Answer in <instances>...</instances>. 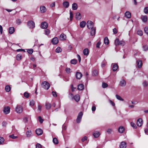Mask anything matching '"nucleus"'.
<instances>
[{
	"label": "nucleus",
	"instance_id": "f257e3e1",
	"mask_svg": "<svg viewBox=\"0 0 148 148\" xmlns=\"http://www.w3.org/2000/svg\"><path fill=\"white\" fill-rule=\"evenodd\" d=\"M114 43L116 46L121 45L123 46L125 44V43L124 41L122 40L120 41L118 38L115 40Z\"/></svg>",
	"mask_w": 148,
	"mask_h": 148
},
{
	"label": "nucleus",
	"instance_id": "f03ea898",
	"mask_svg": "<svg viewBox=\"0 0 148 148\" xmlns=\"http://www.w3.org/2000/svg\"><path fill=\"white\" fill-rule=\"evenodd\" d=\"M15 111L18 114L21 113L23 111L22 106L20 105H17L15 108Z\"/></svg>",
	"mask_w": 148,
	"mask_h": 148
},
{
	"label": "nucleus",
	"instance_id": "7ed1b4c3",
	"mask_svg": "<svg viewBox=\"0 0 148 148\" xmlns=\"http://www.w3.org/2000/svg\"><path fill=\"white\" fill-rule=\"evenodd\" d=\"M42 87L45 89L48 90L50 87L49 84L46 81H44L42 83Z\"/></svg>",
	"mask_w": 148,
	"mask_h": 148
},
{
	"label": "nucleus",
	"instance_id": "20e7f679",
	"mask_svg": "<svg viewBox=\"0 0 148 148\" xmlns=\"http://www.w3.org/2000/svg\"><path fill=\"white\" fill-rule=\"evenodd\" d=\"M87 26L88 28L89 29H92L94 27V24L91 21H87Z\"/></svg>",
	"mask_w": 148,
	"mask_h": 148
},
{
	"label": "nucleus",
	"instance_id": "39448f33",
	"mask_svg": "<svg viewBox=\"0 0 148 148\" xmlns=\"http://www.w3.org/2000/svg\"><path fill=\"white\" fill-rule=\"evenodd\" d=\"M27 25L30 28H33L35 27L34 23L32 21H29L27 22Z\"/></svg>",
	"mask_w": 148,
	"mask_h": 148
},
{
	"label": "nucleus",
	"instance_id": "423d86ee",
	"mask_svg": "<svg viewBox=\"0 0 148 148\" xmlns=\"http://www.w3.org/2000/svg\"><path fill=\"white\" fill-rule=\"evenodd\" d=\"M10 108L9 106H5L4 108L3 112L5 114H8L10 112Z\"/></svg>",
	"mask_w": 148,
	"mask_h": 148
},
{
	"label": "nucleus",
	"instance_id": "0eeeda50",
	"mask_svg": "<svg viewBox=\"0 0 148 148\" xmlns=\"http://www.w3.org/2000/svg\"><path fill=\"white\" fill-rule=\"evenodd\" d=\"M83 115V114L82 112L79 113L76 120V121L77 123H79L80 122Z\"/></svg>",
	"mask_w": 148,
	"mask_h": 148
},
{
	"label": "nucleus",
	"instance_id": "6e6552de",
	"mask_svg": "<svg viewBox=\"0 0 148 148\" xmlns=\"http://www.w3.org/2000/svg\"><path fill=\"white\" fill-rule=\"evenodd\" d=\"M143 121L142 119H139L137 121V125L139 127H141L143 124Z\"/></svg>",
	"mask_w": 148,
	"mask_h": 148
},
{
	"label": "nucleus",
	"instance_id": "1a4fd4ad",
	"mask_svg": "<svg viewBox=\"0 0 148 148\" xmlns=\"http://www.w3.org/2000/svg\"><path fill=\"white\" fill-rule=\"evenodd\" d=\"M47 9L44 6H41L40 7V12L42 13H44L46 12Z\"/></svg>",
	"mask_w": 148,
	"mask_h": 148
},
{
	"label": "nucleus",
	"instance_id": "9d476101",
	"mask_svg": "<svg viewBox=\"0 0 148 148\" xmlns=\"http://www.w3.org/2000/svg\"><path fill=\"white\" fill-rule=\"evenodd\" d=\"M36 134L38 136L41 135L43 133V131L40 129H38L36 130Z\"/></svg>",
	"mask_w": 148,
	"mask_h": 148
},
{
	"label": "nucleus",
	"instance_id": "9b49d317",
	"mask_svg": "<svg viewBox=\"0 0 148 148\" xmlns=\"http://www.w3.org/2000/svg\"><path fill=\"white\" fill-rule=\"evenodd\" d=\"M26 135L28 138H29L32 136V134L31 130H27L26 132Z\"/></svg>",
	"mask_w": 148,
	"mask_h": 148
},
{
	"label": "nucleus",
	"instance_id": "f8f14e48",
	"mask_svg": "<svg viewBox=\"0 0 148 148\" xmlns=\"http://www.w3.org/2000/svg\"><path fill=\"white\" fill-rule=\"evenodd\" d=\"M58 42V38L55 37L53 38L51 40L52 43L54 45L57 44Z\"/></svg>",
	"mask_w": 148,
	"mask_h": 148
},
{
	"label": "nucleus",
	"instance_id": "ddd939ff",
	"mask_svg": "<svg viewBox=\"0 0 148 148\" xmlns=\"http://www.w3.org/2000/svg\"><path fill=\"white\" fill-rule=\"evenodd\" d=\"M48 27V24L47 23L44 22L41 23V27L42 29H46Z\"/></svg>",
	"mask_w": 148,
	"mask_h": 148
},
{
	"label": "nucleus",
	"instance_id": "4468645a",
	"mask_svg": "<svg viewBox=\"0 0 148 148\" xmlns=\"http://www.w3.org/2000/svg\"><path fill=\"white\" fill-rule=\"evenodd\" d=\"M126 85V82L123 79H122L120 82L119 85L122 87L125 86Z\"/></svg>",
	"mask_w": 148,
	"mask_h": 148
},
{
	"label": "nucleus",
	"instance_id": "2eb2a0df",
	"mask_svg": "<svg viewBox=\"0 0 148 148\" xmlns=\"http://www.w3.org/2000/svg\"><path fill=\"white\" fill-rule=\"evenodd\" d=\"M82 76V74L80 72H77L76 74V78L78 79H80Z\"/></svg>",
	"mask_w": 148,
	"mask_h": 148
},
{
	"label": "nucleus",
	"instance_id": "dca6fc26",
	"mask_svg": "<svg viewBox=\"0 0 148 148\" xmlns=\"http://www.w3.org/2000/svg\"><path fill=\"white\" fill-rule=\"evenodd\" d=\"M120 148H125L126 147V143L125 142H122L120 145Z\"/></svg>",
	"mask_w": 148,
	"mask_h": 148
},
{
	"label": "nucleus",
	"instance_id": "f3484780",
	"mask_svg": "<svg viewBox=\"0 0 148 148\" xmlns=\"http://www.w3.org/2000/svg\"><path fill=\"white\" fill-rule=\"evenodd\" d=\"M125 16L128 18H130L131 16V13L129 11H126L125 14Z\"/></svg>",
	"mask_w": 148,
	"mask_h": 148
},
{
	"label": "nucleus",
	"instance_id": "a211bd4d",
	"mask_svg": "<svg viewBox=\"0 0 148 148\" xmlns=\"http://www.w3.org/2000/svg\"><path fill=\"white\" fill-rule=\"evenodd\" d=\"M137 64L139 68H140L142 65V61L140 60H138L137 61Z\"/></svg>",
	"mask_w": 148,
	"mask_h": 148
},
{
	"label": "nucleus",
	"instance_id": "6ab92c4d",
	"mask_svg": "<svg viewBox=\"0 0 148 148\" xmlns=\"http://www.w3.org/2000/svg\"><path fill=\"white\" fill-rule=\"evenodd\" d=\"M118 66L117 64H112V69L114 71H116L118 68Z\"/></svg>",
	"mask_w": 148,
	"mask_h": 148
},
{
	"label": "nucleus",
	"instance_id": "aec40b11",
	"mask_svg": "<svg viewBox=\"0 0 148 148\" xmlns=\"http://www.w3.org/2000/svg\"><path fill=\"white\" fill-rule=\"evenodd\" d=\"M125 131V128L123 126H120L118 129L119 132L121 133H123Z\"/></svg>",
	"mask_w": 148,
	"mask_h": 148
},
{
	"label": "nucleus",
	"instance_id": "412c9836",
	"mask_svg": "<svg viewBox=\"0 0 148 148\" xmlns=\"http://www.w3.org/2000/svg\"><path fill=\"white\" fill-rule=\"evenodd\" d=\"M76 18L78 20L81 19L82 17V16L81 14L79 12H77L76 14Z\"/></svg>",
	"mask_w": 148,
	"mask_h": 148
},
{
	"label": "nucleus",
	"instance_id": "4be33fe9",
	"mask_svg": "<svg viewBox=\"0 0 148 148\" xmlns=\"http://www.w3.org/2000/svg\"><path fill=\"white\" fill-rule=\"evenodd\" d=\"M91 31L90 32L91 35L92 36H94L95 35L96 32V29L95 27L93 28L92 29H91Z\"/></svg>",
	"mask_w": 148,
	"mask_h": 148
},
{
	"label": "nucleus",
	"instance_id": "5701e85b",
	"mask_svg": "<svg viewBox=\"0 0 148 148\" xmlns=\"http://www.w3.org/2000/svg\"><path fill=\"white\" fill-rule=\"evenodd\" d=\"M14 32V28L13 27H11L9 29V32L10 34H13Z\"/></svg>",
	"mask_w": 148,
	"mask_h": 148
},
{
	"label": "nucleus",
	"instance_id": "b1692460",
	"mask_svg": "<svg viewBox=\"0 0 148 148\" xmlns=\"http://www.w3.org/2000/svg\"><path fill=\"white\" fill-rule=\"evenodd\" d=\"M66 36L64 34H62L60 36V38L62 40L66 39Z\"/></svg>",
	"mask_w": 148,
	"mask_h": 148
},
{
	"label": "nucleus",
	"instance_id": "393cba45",
	"mask_svg": "<svg viewBox=\"0 0 148 148\" xmlns=\"http://www.w3.org/2000/svg\"><path fill=\"white\" fill-rule=\"evenodd\" d=\"M84 88V86L83 84H81L78 85L77 89L79 90H82Z\"/></svg>",
	"mask_w": 148,
	"mask_h": 148
},
{
	"label": "nucleus",
	"instance_id": "a878e982",
	"mask_svg": "<svg viewBox=\"0 0 148 148\" xmlns=\"http://www.w3.org/2000/svg\"><path fill=\"white\" fill-rule=\"evenodd\" d=\"M74 98L76 101L78 102L80 99V96L79 95H76L74 96Z\"/></svg>",
	"mask_w": 148,
	"mask_h": 148
},
{
	"label": "nucleus",
	"instance_id": "bb28decb",
	"mask_svg": "<svg viewBox=\"0 0 148 148\" xmlns=\"http://www.w3.org/2000/svg\"><path fill=\"white\" fill-rule=\"evenodd\" d=\"M63 5L64 7L68 8L69 5V3L67 1H65L63 2Z\"/></svg>",
	"mask_w": 148,
	"mask_h": 148
},
{
	"label": "nucleus",
	"instance_id": "cd10ccee",
	"mask_svg": "<svg viewBox=\"0 0 148 148\" xmlns=\"http://www.w3.org/2000/svg\"><path fill=\"white\" fill-rule=\"evenodd\" d=\"M72 8L73 10H76L77 8V4L76 3H73L72 5Z\"/></svg>",
	"mask_w": 148,
	"mask_h": 148
},
{
	"label": "nucleus",
	"instance_id": "c85d7f7f",
	"mask_svg": "<svg viewBox=\"0 0 148 148\" xmlns=\"http://www.w3.org/2000/svg\"><path fill=\"white\" fill-rule=\"evenodd\" d=\"M83 54L84 55L87 56L89 54V51L88 49H85L83 50Z\"/></svg>",
	"mask_w": 148,
	"mask_h": 148
},
{
	"label": "nucleus",
	"instance_id": "c756f323",
	"mask_svg": "<svg viewBox=\"0 0 148 148\" xmlns=\"http://www.w3.org/2000/svg\"><path fill=\"white\" fill-rule=\"evenodd\" d=\"M51 106V104L49 103H46L45 104L46 108L47 110H49Z\"/></svg>",
	"mask_w": 148,
	"mask_h": 148
},
{
	"label": "nucleus",
	"instance_id": "7c9ffc66",
	"mask_svg": "<svg viewBox=\"0 0 148 148\" xmlns=\"http://www.w3.org/2000/svg\"><path fill=\"white\" fill-rule=\"evenodd\" d=\"M86 25V23L84 21H83L80 22V27L82 28H83L85 27Z\"/></svg>",
	"mask_w": 148,
	"mask_h": 148
},
{
	"label": "nucleus",
	"instance_id": "2f4dec72",
	"mask_svg": "<svg viewBox=\"0 0 148 148\" xmlns=\"http://www.w3.org/2000/svg\"><path fill=\"white\" fill-rule=\"evenodd\" d=\"M11 89V88L9 85H7L5 86V90L7 92H9Z\"/></svg>",
	"mask_w": 148,
	"mask_h": 148
},
{
	"label": "nucleus",
	"instance_id": "473e14b6",
	"mask_svg": "<svg viewBox=\"0 0 148 148\" xmlns=\"http://www.w3.org/2000/svg\"><path fill=\"white\" fill-rule=\"evenodd\" d=\"M93 135L95 138H97L99 136L100 134L99 132H97L96 133H93Z\"/></svg>",
	"mask_w": 148,
	"mask_h": 148
},
{
	"label": "nucleus",
	"instance_id": "72a5a7b5",
	"mask_svg": "<svg viewBox=\"0 0 148 148\" xmlns=\"http://www.w3.org/2000/svg\"><path fill=\"white\" fill-rule=\"evenodd\" d=\"M141 19L144 22H146L147 20V17L146 16H143L141 17Z\"/></svg>",
	"mask_w": 148,
	"mask_h": 148
},
{
	"label": "nucleus",
	"instance_id": "f704fd0d",
	"mask_svg": "<svg viewBox=\"0 0 148 148\" xmlns=\"http://www.w3.org/2000/svg\"><path fill=\"white\" fill-rule=\"evenodd\" d=\"M104 43L107 45H108L109 43V40L107 37H106L104 38Z\"/></svg>",
	"mask_w": 148,
	"mask_h": 148
},
{
	"label": "nucleus",
	"instance_id": "c9c22d12",
	"mask_svg": "<svg viewBox=\"0 0 148 148\" xmlns=\"http://www.w3.org/2000/svg\"><path fill=\"white\" fill-rule=\"evenodd\" d=\"M53 142L54 143L56 144H58V140L56 138H53Z\"/></svg>",
	"mask_w": 148,
	"mask_h": 148
},
{
	"label": "nucleus",
	"instance_id": "e433bc0d",
	"mask_svg": "<svg viewBox=\"0 0 148 148\" xmlns=\"http://www.w3.org/2000/svg\"><path fill=\"white\" fill-rule=\"evenodd\" d=\"M116 97L117 99L121 101H123L124 99L121 98V97L118 95H116Z\"/></svg>",
	"mask_w": 148,
	"mask_h": 148
},
{
	"label": "nucleus",
	"instance_id": "4c0bfd02",
	"mask_svg": "<svg viewBox=\"0 0 148 148\" xmlns=\"http://www.w3.org/2000/svg\"><path fill=\"white\" fill-rule=\"evenodd\" d=\"M98 71L97 70H95L93 71L92 75L94 76H96L98 74Z\"/></svg>",
	"mask_w": 148,
	"mask_h": 148
},
{
	"label": "nucleus",
	"instance_id": "58836bf2",
	"mask_svg": "<svg viewBox=\"0 0 148 148\" xmlns=\"http://www.w3.org/2000/svg\"><path fill=\"white\" fill-rule=\"evenodd\" d=\"M22 58V56L21 54H18L16 56V58L17 60H21Z\"/></svg>",
	"mask_w": 148,
	"mask_h": 148
},
{
	"label": "nucleus",
	"instance_id": "ea45409f",
	"mask_svg": "<svg viewBox=\"0 0 148 148\" xmlns=\"http://www.w3.org/2000/svg\"><path fill=\"white\" fill-rule=\"evenodd\" d=\"M62 51V49L60 47H58L56 49V52L59 53Z\"/></svg>",
	"mask_w": 148,
	"mask_h": 148
},
{
	"label": "nucleus",
	"instance_id": "a19ab883",
	"mask_svg": "<svg viewBox=\"0 0 148 148\" xmlns=\"http://www.w3.org/2000/svg\"><path fill=\"white\" fill-rule=\"evenodd\" d=\"M108 86V84L105 82H103L102 84V87L103 88H105Z\"/></svg>",
	"mask_w": 148,
	"mask_h": 148
},
{
	"label": "nucleus",
	"instance_id": "79ce46f5",
	"mask_svg": "<svg viewBox=\"0 0 148 148\" xmlns=\"http://www.w3.org/2000/svg\"><path fill=\"white\" fill-rule=\"evenodd\" d=\"M35 104V102L34 101L32 100L30 101L29 102V105L31 106H34Z\"/></svg>",
	"mask_w": 148,
	"mask_h": 148
},
{
	"label": "nucleus",
	"instance_id": "37998d69",
	"mask_svg": "<svg viewBox=\"0 0 148 148\" xmlns=\"http://www.w3.org/2000/svg\"><path fill=\"white\" fill-rule=\"evenodd\" d=\"M137 34L140 36H141L143 34V32L141 30H138L137 32Z\"/></svg>",
	"mask_w": 148,
	"mask_h": 148
},
{
	"label": "nucleus",
	"instance_id": "c03bdc74",
	"mask_svg": "<svg viewBox=\"0 0 148 148\" xmlns=\"http://www.w3.org/2000/svg\"><path fill=\"white\" fill-rule=\"evenodd\" d=\"M144 12L146 14H148V7H146L144 8Z\"/></svg>",
	"mask_w": 148,
	"mask_h": 148
},
{
	"label": "nucleus",
	"instance_id": "a18cd8bd",
	"mask_svg": "<svg viewBox=\"0 0 148 148\" xmlns=\"http://www.w3.org/2000/svg\"><path fill=\"white\" fill-rule=\"evenodd\" d=\"M71 64H74L77 63V60L75 59H73L71 60Z\"/></svg>",
	"mask_w": 148,
	"mask_h": 148
},
{
	"label": "nucleus",
	"instance_id": "49530a36",
	"mask_svg": "<svg viewBox=\"0 0 148 148\" xmlns=\"http://www.w3.org/2000/svg\"><path fill=\"white\" fill-rule=\"evenodd\" d=\"M131 126L134 128L136 129L137 127L136 126V124L133 122H131Z\"/></svg>",
	"mask_w": 148,
	"mask_h": 148
},
{
	"label": "nucleus",
	"instance_id": "de8ad7c7",
	"mask_svg": "<svg viewBox=\"0 0 148 148\" xmlns=\"http://www.w3.org/2000/svg\"><path fill=\"white\" fill-rule=\"evenodd\" d=\"M24 96L26 98H28L29 96V94L28 92H25L24 93Z\"/></svg>",
	"mask_w": 148,
	"mask_h": 148
},
{
	"label": "nucleus",
	"instance_id": "09e8293b",
	"mask_svg": "<svg viewBox=\"0 0 148 148\" xmlns=\"http://www.w3.org/2000/svg\"><path fill=\"white\" fill-rule=\"evenodd\" d=\"M70 20L71 21L73 18V14L72 12H71V10H70Z\"/></svg>",
	"mask_w": 148,
	"mask_h": 148
},
{
	"label": "nucleus",
	"instance_id": "8fccbe9b",
	"mask_svg": "<svg viewBox=\"0 0 148 148\" xmlns=\"http://www.w3.org/2000/svg\"><path fill=\"white\" fill-rule=\"evenodd\" d=\"M143 86L144 87H147L148 85V83L146 81H144L143 83Z\"/></svg>",
	"mask_w": 148,
	"mask_h": 148
},
{
	"label": "nucleus",
	"instance_id": "3c124183",
	"mask_svg": "<svg viewBox=\"0 0 148 148\" xmlns=\"http://www.w3.org/2000/svg\"><path fill=\"white\" fill-rule=\"evenodd\" d=\"M144 31L147 34H148V27H145Z\"/></svg>",
	"mask_w": 148,
	"mask_h": 148
},
{
	"label": "nucleus",
	"instance_id": "603ef678",
	"mask_svg": "<svg viewBox=\"0 0 148 148\" xmlns=\"http://www.w3.org/2000/svg\"><path fill=\"white\" fill-rule=\"evenodd\" d=\"M148 49V47L147 45H144L143 47V50L145 51H147Z\"/></svg>",
	"mask_w": 148,
	"mask_h": 148
},
{
	"label": "nucleus",
	"instance_id": "864d4df0",
	"mask_svg": "<svg viewBox=\"0 0 148 148\" xmlns=\"http://www.w3.org/2000/svg\"><path fill=\"white\" fill-rule=\"evenodd\" d=\"M12 139H15L18 138L17 136H15L14 134H12L9 136Z\"/></svg>",
	"mask_w": 148,
	"mask_h": 148
},
{
	"label": "nucleus",
	"instance_id": "5fc2aeb1",
	"mask_svg": "<svg viewBox=\"0 0 148 148\" xmlns=\"http://www.w3.org/2000/svg\"><path fill=\"white\" fill-rule=\"evenodd\" d=\"M33 49H29L27 50V52L29 53L32 54L33 52Z\"/></svg>",
	"mask_w": 148,
	"mask_h": 148
},
{
	"label": "nucleus",
	"instance_id": "6e6d98bb",
	"mask_svg": "<svg viewBox=\"0 0 148 148\" xmlns=\"http://www.w3.org/2000/svg\"><path fill=\"white\" fill-rule=\"evenodd\" d=\"M45 34L47 35H48L50 33V31L48 29H47L45 30Z\"/></svg>",
	"mask_w": 148,
	"mask_h": 148
},
{
	"label": "nucleus",
	"instance_id": "4d7b16f0",
	"mask_svg": "<svg viewBox=\"0 0 148 148\" xmlns=\"http://www.w3.org/2000/svg\"><path fill=\"white\" fill-rule=\"evenodd\" d=\"M4 141V140L3 138L0 137V144H2Z\"/></svg>",
	"mask_w": 148,
	"mask_h": 148
},
{
	"label": "nucleus",
	"instance_id": "13d9d810",
	"mask_svg": "<svg viewBox=\"0 0 148 148\" xmlns=\"http://www.w3.org/2000/svg\"><path fill=\"white\" fill-rule=\"evenodd\" d=\"M39 121L40 123H42L43 121V120L42 119L41 117L40 116H39L38 117Z\"/></svg>",
	"mask_w": 148,
	"mask_h": 148
},
{
	"label": "nucleus",
	"instance_id": "bf43d9fd",
	"mask_svg": "<svg viewBox=\"0 0 148 148\" xmlns=\"http://www.w3.org/2000/svg\"><path fill=\"white\" fill-rule=\"evenodd\" d=\"M112 132V130L111 129H108L107 130V132L109 134H111Z\"/></svg>",
	"mask_w": 148,
	"mask_h": 148
},
{
	"label": "nucleus",
	"instance_id": "052dcab7",
	"mask_svg": "<svg viewBox=\"0 0 148 148\" xmlns=\"http://www.w3.org/2000/svg\"><path fill=\"white\" fill-rule=\"evenodd\" d=\"M36 148H41L42 146L39 143H37L36 146Z\"/></svg>",
	"mask_w": 148,
	"mask_h": 148
},
{
	"label": "nucleus",
	"instance_id": "680f3d73",
	"mask_svg": "<svg viewBox=\"0 0 148 148\" xmlns=\"http://www.w3.org/2000/svg\"><path fill=\"white\" fill-rule=\"evenodd\" d=\"M101 44L100 41H99L96 44V47L98 48H99V46Z\"/></svg>",
	"mask_w": 148,
	"mask_h": 148
},
{
	"label": "nucleus",
	"instance_id": "e2e57ef3",
	"mask_svg": "<svg viewBox=\"0 0 148 148\" xmlns=\"http://www.w3.org/2000/svg\"><path fill=\"white\" fill-rule=\"evenodd\" d=\"M21 23V21L19 19H18L16 20V23L18 25L20 24Z\"/></svg>",
	"mask_w": 148,
	"mask_h": 148
},
{
	"label": "nucleus",
	"instance_id": "0e129e2a",
	"mask_svg": "<svg viewBox=\"0 0 148 148\" xmlns=\"http://www.w3.org/2000/svg\"><path fill=\"white\" fill-rule=\"evenodd\" d=\"M87 137L86 136H84L83 137L82 139V142H83L85 140H87Z\"/></svg>",
	"mask_w": 148,
	"mask_h": 148
},
{
	"label": "nucleus",
	"instance_id": "69168bd1",
	"mask_svg": "<svg viewBox=\"0 0 148 148\" xmlns=\"http://www.w3.org/2000/svg\"><path fill=\"white\" fill-rule=\"evenodd\" d=\"M71 69L69 68H66V72L69 73H70Z\"/></svg>",
	"mask_w": 148,
	"mask_h": 148
},
{
	"label": "nucleus",
	"instance_id": "338daca9",
	"mask_svg": "<svg viewBox=\"0 0 148 148\" xmlns=\"http://www.w3.org/2000/svg\"><path fill=\"white\" fill-rule=\"evenodd\" d=\"M113 32L115 34H116L117 32V31L116 28H114L113 29Z\"/></svg>",
	"mask_w": 148,
	"mask_h": 148
},
{
	"label": "nucleus",
	"instance_id": "774afa93",
	"mask_svg": "<svg viewBox=\"0 0 148 148\" xmlns=\"http://www.w3.org/2000/svg\"><path fill=\"white\" fill-rule=\"evenodd\" d=\"M53 96L54 97H56L57 95L56 94V92L53 91L52 92Z\"/></svg>",
	"mask_w": 148,
	"mask_h": 148
}]
</instances>
